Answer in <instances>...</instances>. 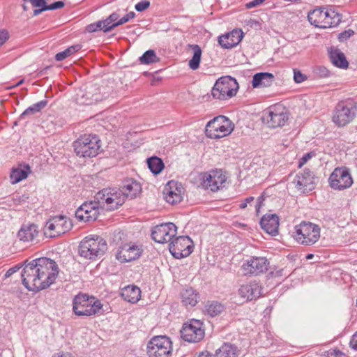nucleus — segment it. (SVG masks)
<instances>
[{
	"label": "nucleus",
	"instance_id": "1",
	"mask_svg": "<svg viewBox=\"0 0 357 357\" xmlns=\"http://www.w3.org/2000/svg\"><path fill=\"white\" fill-rule=\"evenodd\" d=\"M58 274L59 267L54 260L40 257L24 261L20 275L27 290H45L55 282Z\"/></svg>",
	"mask_w": 357,
	"mask_h": 357
},
{
	"label": "nucleus",
	"instance_id": "2",
	"mask_svg": "<svg viewBox=\"0 0 357 357\" xmlns=\"http://www.w3.org/2000/svg\"><path fill=\"white\" fill-rule=\"evenodd\" d=\"M97 297L79 291L73 298V312L77 317H91L109 313L110 311Z\"/></svg>",
	"mask_w": 357,
	"mask_h": 357
},
{
	"label": "nucleus",
	"instance_id": "3",
	"mask_svg": "<svg viewBox=\"0 0 357 357\" xmlns=\"http://www.w3.org/2000/svg\"><path fill=\"white\" fill-rule=\"evenodd\" d=\"M310 23L316 27L327 29L337 26L342 17L334 9L319 8L310 11L307 15Z\"/></svg>",
	"mask_w": 357,
	"mask_h": 357
},
{
	"label": "nucleus",
	"instance_id": "4",
	"mask_svg": "<svg viewBox=\"0 0 357 357\" xmlns=\"http://www.w3.org/2000/svg\"><path fill=\"white\" fill-rule=\"evenodd\" d=\"M357 115V102L348 98L340 101L335 107L332 121L338 127H344L350 123Z\"/></svg>",
	"mask_w": 357,
	"mask_h": 357
},
{
	"label": "nucleus",
	"instance_id": "5",
	"mask_svg": "<svg viewBox=\"0 0 357 357\" xmlns=\"http://www.w3.org/2000/svg\"><path fill=\"white\" fill-rule=\"evenodd\" d=\"M107 250L106 241L100 236H86L79 245V254L81 257L93 260L100 258Z\"/></svg>",
	"mask_w": 357,
	"mask_h": 357
},
{
	"label": "nucleus",
	"instance_id": "6",
	"mask_svg": "<svg viewBox=\"0 0 357 357\" xmlns=\"http://www.w3.org/2000/svg\"><path fill=\"white\" fill-rule=\"evenodd\" d=\"M74 151L80 158L96 156L100 149V139L96 135H84L73 142Z\"/></svg>",
	"mask_w": 357,
	"mask_h": 357
},
{
	"label": "nucleus",
	"instance_id": "7",
	"mask_svg": "<svg viewBox=\"0 0 357 357\" xmlns=\"http://www.w3.org/2000/svg\"><path fill=\"white\" fill-rule=\"evenodd\" d=\"M96 200L102 209L114 211L125 202V195L119 188H104L96 194Z\"/></svg>",
	"mask_w": 357,
	"mask_h": 357
},
{
	"label": "nucleus",
	"instance_id": "8",
	"mask_svg": "<svg viewBox=\"0 0 357 357\" xmlns=\"http://www.w3.org/2000/svg\"><path fill=\"white\" fill-rule=\"evenodd\" d=\"M234 129L233 122L228 117L220 115L207 123L205 133L208 138L216 139L228 136Z\"/></svg>",
	"mask_w": 357,
	"mask_h": 357
},
{
	"label": "nucleus",
	"instance_id": "9",
	"mask_svg": "<svg viewBox=\"0 0 357 357\" xmlns=\"http://www.w3.org/2000/svg\"><path fill=\"white\" fill-rule=\"evenodd\" d=\"M295 240L304 245H312L320 238V228L312 222H302L295 227Z\"/></svg>",
	"mask_w": 357,
	"mask_h": 357
},
{
	"label": "nucleus",
	"instance_id": "10",
	"mask_svg": "<svg viewBox=\"0 0 357 357\" xmlns=\"http://www.w3.org/2000/svg\"><path fill=\"white\" fill-rule=\"evenodd\" d=\"M238 84L236 80L230 76L219 78L211 90L212 96L218 100H227L236 94Z\"/></svg>",
	"mask_w": 357,
	"mask_h": 357
},
{
	"label": "nucleus",
	"instance_id": "11",
	"mask_svg": "<svg viewBox=\"0 0 357 357\" xmlns=\"http://www.w3.org/2000/svg\"><path fill=\"white\" fill-rule=\"evenodd\" d=\"M180 333L181 337L185 342L190 343L199 342L205 336L204 323L199 319H190L183 324Z\"/></svg>",
	"mask_w": 357,
	"mask_h": 357
},
{
	"label": "nucleus",
	"instance_id": "12",
	"mask_svg": "<svg viewBox=\"0 0 357 357\" xmlns=\"http://www.w3.org/2000/svg\"><path fill=\"white\" fill-rule=\"evenodd\" d=\"M262 119L269 128H276L286 124L289 119V114L283 105H275L264 111Z\"/></svg>",
	"mask_w": 357,
	"mask_h": 357
},
{
	"label": "nucleus",
	"instance_id": "13",
	"mask_svg": "<svg viewBox=\"0 0 357 357\" xmlns=\"http://www.w3.org/2000/svg\"><path fill=\"white\" fill-rule=\"evenodd\" d=\"M72 227L73 223L66 216H54L47 221L44 229V234L47 237L54 238L66 233Z\"/></svg>",
	"mask_w": 357,
	"mask_h": 357
},
{
	"label": "nucleus",
	"instance_id": "14",
	"mask_svg": "<svg viewBox=\"0 0 357 357\" xmlns=\"http://www.w3.org/2000/svg\"><path fill=\"white\" fill-rule=\"evenodd\" d=\"M172 344L167 336H154L147 344V354L149 357H167L172 353Z\"/></svg>",
	"mask_w": 357,
	"mask_h": 357
},
{
	"label": "nucleus",
	"instance_id": "15",
	"mask_svg": "<svg viewBox=\"0 0 357 357\" xmlns=\"http://www.w3.org/2000/svg\"><path fill=\"white\" fill-rule=\"evenodd\" d=\"M328 181L330 186L337 190L347 189L353 183L349 169L346 167L335 168L330 175Z\"/></svg>",
	"mask_w": 357,
	"mask_h": 357
},
{
	"label": "nucleus",
	"instance_id": "16",
	"mask_svg": "<svg viewBox=\"0 0 357 357\" xmlns=\"http://www.w3.org/2000/svg\"><path fill=\"white\" fill-rule=\"evenodd\" d=\"M192 241L187 236L174 237L169 243L170 253L176 259L186 257L192 252Z\"/></svg>",
	"mask_w": 357,
	"mask_h": 357
},
{
	"label": "nucleus",
	"instance_id": "17",
	"mask_svg": "<svg viewBox=\"0 0 357 357\" xmlns=\"http://www.w3.org/2000/svg\"><path fill=\"white\" fill-rule=\"evenodd\" d=\"M176 234V226L172 222H167L154 227L151 232V237L156 243H169Z\"/></svg>",
	"mask_w": 357,
	"mask_h": 357
},
{
	"label": "nucleus",
	"instance_id": "18",
	"mask_svg": "<svg viewBox=\"0 0 357 357\" xmlns=\"http://www.w3.org/2000/svg\"><path fill=\"white\" fill-rule=\"evenodd\" d=\"M226 181V176L221 169H216L202 174L201 185L206 190L216 192Z\"/></svg>",
	"mask_w": 357,
	"mask_h": 357
},
{
	"label": "nucleus",
	"instance_id": "19",
	"mask_svg": "<svg viewBox=\"0 0 357 357\" xmlns=\"http://www.w3.org/2000/svg\"><path fill=\"white\" fill-rule=\"evenodd\" d=\"M269 262L265 257H252L243 264L241 268L244 275H258L268 270Z\"/></svg>",
	"mask_w": 357,
	"mask_h": 357
},
{
	"label": "nucleus",
	"instance_id": "20",
	"mask_svg": "<svg viewBox=\"0 0 357 357\" xmlns=\"http://www.w3.org/2000/svg\"><path fill=\"white\" fill-rule=\"evenodd\" d=\"M100 208V206L95 196L93 201L84 203L76 210L75 217L84 222L95 221L98 217Z\"/></svg>",
	"mask_w": 357,
	"mask_h": 357
},
{
	"label": "nucleus",
	"instance_id": "21",
	"mask_svg": "<svg viewBox=\"0 0 357 357\" xmlns=\"http://www.w3.org/2000/svg\"><path fill=\"white\" fill-rule=\"evenodd\" d=\"M317 179L312 171L305 169L296 174L292 183L298 190L305 193L314 189Z\"/></svg>",
	"mask_w": 357,
	"mask_h": 357
},
{
	"label": "nucleus",
	"instance_id": "22",
	"mask_svg": "<svg viewBox=\"0 0 357 357\" xmlns=\"http://www.w3.org/2000/svg\"><path fill=\"white\" fill-rule=\"evenodd\" d=\"M143 251L142 247L133 243H126L118 249L116 257L121 262H128L137 259Z\"/></svg>",
	"mask_w": 357,
	"mask_h": 357
},
{
	"label": "nucleus",
	"instance_id": "23",
	"mask_svg": "<svg viewBox=\"0 0 357 357\" xmlns=\"http://www.w3.org/2000/svg\"><path fill=\"white\" fill-rule=\"evenodd\" d=\"M183 188L181 184L174 181H169L164 190L165 199L171 204L179 203L182 200Z\"/></svg>",
	"mask_w": 357,
	"mask_h": 357
},
{
	"label": "nucleus",
	"instance_id": "24",
	"mask_svg": "<svg viewBox=\"0 0 357 357\" xmlns=\"http://www.w3.org/2000/svg\"><path fill=\"white\" fill-rule=\"evenodd\" d=\"M243 33L241 30L234 29L218 38V43L225 49H231L241 41Z\"/></svg>",
	"mask_w": 357,
	"mask_h": 357
},
{
	"label": "nucleus",
	"instance_id": "25",
	"mask_svg": "<svg viewBox=\"0 0 357 357\" xmlns=\"http://www.w3.org/2000/svg\"><path fill=\"white\" fill-rule=\"evenodd\" d=\"M39 234L38 227L35 224L23 225L18 231L17 236L21 241L37 243Z\"/></svg>",
	"mask_w": 357,
	"mask_h": 357
},
{
	"label": "nucleus",
	"instance_id": "26",
	"mask_svg": "<svg viewBox=\"0 0 357 357\" xmlns=\"http://www.w3.org/2000/svg\"><path fill=\"white\" fill-rule=\"evenodd\" d=\"M260 225L267 234L276 236L278 234L279 218L275 214L264 215L260 220Z\"/></svg>",
	"mask_w": 357,
	"mask_h": 357
},
{
	"label": "nucleus",
	"instance_id": "27",
	"mask_svg": "<svg viewBox=\"0 0 357 357\" xmlns=\"http://www.w3.org/2000/svg\"><path fill=\"white\" fill-rule=\"evenodd\" d=\"M262 296L261 291H233L230 299L234 304L241 305L249 301L257 300Z\"/></svg>",
	"mask_w": 357,
	"mask_h": 357
},
{
	"label": "nucleus",
	"instance_id": "28",
	"mask_svg": "<svg viewBox=\"0 0 357 357\" xmlns=\"http://www.w3.org/2000/svg\"><path fill=\"white\" fill-rule=\"evenodd\" d=\"M328 53L330 61L333 66L342 69L348 68L349 62L344 54L340 49L331 47L328 50Z\"/></svg>",
	"mask_w": 357,
	"mask_h": 357
},
{
	"label": "nucleus",
	"instance_id": "29",
	"mask_svg": "<svg viewBox=\"0 0 357 357\" xmlns=\"http://www.w3.org/2000/svg\"><path fill=\"white\" fill-rule=\"evenodd\" d=\"M119 189L125 195V199L126 198L132 199L139 195L142 191V186L139 182L130 179L126 181L123 185Z\"/></svg>",
	"mask_w": 357,
	"mask_h": 357
},
{
	"label": "nucleus",
	"instance_id": "30",
	"mask_svg": "<svg viewBox=\"0 0 357 357\" xmlns=\"http://www.w3.org/2000/svg\"><path fill=\"white\" fill-rule=\"evenodd\" d=\"M225 309V305L218 301H207L204 305L203 312L205 315L215 317L224 312Z\"/></svg>",
	"mask_w": 357,
	"mask_h": 357
},
{
	"label": "nucleus",
	"instance_id": "31",
	"mask_svg": "<svg viewBox=\"0 0 357 357\" xmlns=\"http://www.w3.org/2000/svg\"><path fill=\"white\" fill-rule=\"evenodd\" d=\"M274 79L275 77L272 73H258L253 76L252 85L254 88L267 87L273 84Z\"/></svg>",
	"mask_w": 357,
	"mask_h": 357
},
{
	"label": "nucleus",
	"instance_id": "32",
	"mask_svg": "<svg viewBox=\"0 0 357 357\" xmlns=\"http://www.w3.org/2000/svg\"><path fill=\"white\" fill-rule=\"evenodd\" d=\"M30 173L31 169L28 165L13 168L10 174V183L16 184L26 178Z\"/></svg>",
	"mask_w": 357,
	"mask_h": 357
},
{
	"label": "nucleus",
	"instance_id": "33",
	"mask_svg": "<svg viewBox=\"0 0 357 357\" xmlns=\"http://www.w3.org/2000/svg\"><path fill=\"white\" fill-rule=\"evenodd\" d=\"M238 347L229 342H225L214 354V357H237Z\"/></svg>",
	"mask_w": 357,
	"mask_h": 357
},
{
	"label": "nucleus",
	"instance_id": "34",
	"mask_svg": "<svg viewBox=\"0 0 357 357\" xmlns=\"http://www.w3.org/2000/svg\"><path fill=\"white\" fill-rule=\"evenodd\" d=\"M180 298L183 305L185 307H195L200 299L199 291H181Z\"/></svg>",
	"mask_w": 357,
	"mask_h": 357
},
{
	"label": "nucleus",
	"instance_id": "35",
	"mask_svg": "<svg viewBox=\"0 0 357 357\" xmlns=\"http://www.w3.org/2000/svg\"><path fill=\"white\" fill-rule=\"evenodd\" d=\"M47 105V101L45 100H40L26 109L19 117L18 121L25 119L26 116H32L34 114L40 112Z\"/></svg>",
	"mask_w": 357,
	"mask_h": 357
},
{
	"label": "nucleus",
	"instance_id": "36",
	"mask_svg": "<svg viewBox=\"0 0 357 357\" xmlns=\"http://www.w3.org/2000/svg\"><path fill=\"white\" fill-rule=\"evenodd\" d=\"M190 47L193 51L192 59L189 61V67L192 70H197L199 67V63L202 57V49L198 45H190Z\"/></svg>",
	"mask_w": 357,
	"mask_h": 357
},
{
	"label": "nucleus",
	"instance_id": "37",
	"mask_svg": "<svg viewBox=\"0 0 357 357\" xmlns=\"http://www.w3.org/2000/svg\"><path fill=\"white\" fill-rule=\"evenodd\" d=\"M147 165L150 171L154 174H160L164 169L163 161L158 157H151L147 160Z\"/></svg>",
	"mask_w": 357,
	"mask_h": 357
},
{
	"label": "nucleus",
	"instance_id": "38",
	"mask_svg": "<svg viewBox=\"0 0 357 357\" xmlns=\"http://www.w3.org/2000/svg\"><path fill=\"white\" fill-rule=\"evenodd\" d=\"M81 49V46L79 45H72L65 50L57 53L55 55V59L58 61H61L66 59L67 57L71 56L74 53L77 52Z\"/></svg>",
	"mask_w": 357,
	"mask_h": 357
},
{
	"label": "nucleus",
	"instance_id": "39",
	"mask_svg": "<svg viewBox=\"0 0 357 357\" xmlns=\"http://www.w3.org/2000/svg\"><path fill=\"white\" fill-rule=\"evenodd\" d=\"M142 292V291H119V294L124 301L134 304L140 300Z\"/></svg>",
	"mask_w": 357,
	"mask_h": 357
},
{
	"label": "nucleus",
	"instance_id": "40",
	"mask_svg": "<svg viewBox=\"0 0 357 357\" xmlns=\"http://www.w3.org/2000/svg\"><path fill=\"white\" fill-rule=\"evenodd\" d=\"M158 58L154 50H149L146 51L139 58L141 63L150 64L158 61Z\"/></svg>",
	"mask_w": 357,
	"mask_h": 357
},
{
	"label": "nucleus",
	"instance_id": "41",
	"mask_svg": "<svg viewBox=\"0 0 357 357\" xmlns=\"http://www.w3.org/2000/svg\"><path fill=\"white\" fill-rule=\"evenodd\" d=\"M24 267V264L22 266L16 265L10 268H9L4 275V279H8L11 278V279H15L18 276L21 278V272L17 273V272L20 270L22 267Z\"/></svg>",
	"mask_w": 357,
	"mask_h": 357
},
{
	"label": "nucleus",
	"instance_id": "42",
	"mask_svg": "<svg viewBox=\"0 0 357 357\" xmlns=\"http://www.w3.org/2000/svg\"><path fill=\"white\" fill-rule=\"evenodd\" d=\"M315 153L313 151L308 152L305 154H304L302 158L299 159L298 161V167H302L305 163H307L311 158L315 156Z\"/></svg>",
	"mask_w": 357,
	"mask_h": 357
},
{
	"label": "nucleus",
	"instance_id": "43",
	"mask_svg": "<svg viewBox=\"0 0 357 357\" xmlns=\"http://www.w3.org/2000/svg\"><path fill=\"white\" fill-rule=\"evenodd\" d=\"M135 16V13L134 12H130L124 15L122 18L119 20L117 22L114 23V26H120L128 22L130 20L134 18Z\"/></svg>",
	"mask_w": 357,
	"mask_h": 357
},
{
	"label": "nucleus",
	"instance_id": "44",
	"mask_svg": "<svg viewBox=\"0 0 357 357\" xmlns=\"http://www.w3.org/2000/svg\"><path fill=\"white\" fill-rule=\"evenodd\" d=\"M150 6V1L148 0H142L139 2H138L135 8L137 11L138 12H142L145 10H146Z\"/></svg>",
	"mask_w": 357,
	"mask_h": 357
},
{
	"label": "nucleus",
	"instance_id": "45",
	"mask_svg": "<svg viewBox=\"0 0 357 357\" xmlns=\"http://www.w3.org/2000/svg\"><path fill=\"white\" fill-rule=\"evenodd\" d=\"M64 6V3L61 1H55L50 5H45V7L43 8V9H46V10H56L58 8H63Z\"/></svg>",
	"mask_w": 357,
	"mask_h": 357
},
{
	"label": "nucleus",
	"instance_id": "46",
	"mask_svg": "<svg viewBox=\"0 0 357 357\" xmlns=\"http://www.w3.org/2000/svg\"><path fill=\"white\" fill-rule=\"evenodd\" d=\"M305 79L306 76L304 75L301 71L296 70H294V79L295 82L301 83L305 81Z\"/></svg>",
	"mask_w": 357,
	"mask_h": 357
},
{
	"label": "nucleus",
	"instance_id": "47",
	"mask_svg": "<svg viewBox=\"0 0 357 357\" xmlns=\"http://www.w3.org/2000/svg\"><path fill=\"white\" fill-rule=\"evenodd\" d=\"M353 33L354 31L352 30L343 31L339 34V40L340 41L346 40L347 39L349 38Z\"/></svg>",
	"mask_w": 357,
	"mask_h": 357
},
{
	"label": "nucleus",
	"instance_id": "48",
	"mask_svg": "<svg viewBox=\"0 0 357 357\" xmlns=\"http://www.w3.org/2000/svg\"><path fill=\"white\" fill-rule=\"evenodd\" d=\"M9 33L5 30H0V47L8 39Z\"/></svg>",
	"mask_w": 357,
	"mask_h": 357
},
{
	"label": "nucleus",
	"instance_id": "49",
	"mask_svg": "<svg viewBox=\"0 0 357 357\" xmlns=\"http://www.w3.org/2000/svg\"><path fill=\"white\" fill-rule=\"evenodd\" d=\"M349 347L357 351V331L351 336L349 341Z\"/></svg>",
	"mask_w": 357,
	"mask_h": 357
},
{
	"label": "nucleus",
	"instance_id": "50",
	"mask_svg": "<svg viewBox=\"0 0 357 357\" xmlns=\"http://www.w3.org/2000/svg\"><path fill=\"white\" fill-rule=\"evenodd\" d=\"M265 0H252L245 4L248 9L255 8L261 5Z\"/></svg>",
	"mask_w": 357,
	"mask_h": 357
},
{
	"label": "nucleus",
	"instance_id": "51",
	"mask_svg": "<svg viewBox=\"0 0 357 357\" xmlns=\"http://www.w3.org/2000/svg\"><path fill=\"white\" fill-rule=\"evenodd\" d=\"M104 24H102V27H104V32H108L111 31L114 27H116L117 26H114V23L110 22L107 19L102 21Z\"/></svg>",
	"mask_w": 357,
	"mask_h": 357
},
{
	"label": "nucleus",
	"instance_id": "52",
	"mask_svg": "<svg viewBox=\"0 0 357 357\" xmlns=\"http://www.w3.org/2000/svg\"><path fill=\"white\" fill-rule=\"evenodd\" d=\"M330 355L334 357H342L344 356V354L340 349L335 348L330 350Z\"/></svg>",
	"mask_w": 357,
	"mask_h": 357
},
{
	"label": "nucleus",
	"instance_id": "53",
	"mask_svg": "<svg viewBox=\"0 0 357 357\" xmlns=\"http://www.w3.org/2000/svg\"><path fill=\"white\" fill-rule=\"evenodd\" d=\"M254 200V197H247L240 205H239V208L241 209H245L247 206H248V204H250V202H252V201Z\"/></svg>",
	"mask_w": 357,
	"mask_h": 357
},
{
	"label": "nucleus",
	"instance_id": "54",
	"mask_svg": "<svg viewBox=\"0 0 357 357\" xmlns=\"http://www.w3.org/2000/svg\"><path fill=\"white\" fill-rule=\"evenodd\" d=\"M86 30L89 33H93V32H95V31H98V25H97L96 22L89 24V25L86 27Z\"/></svg>",
	"mask_w": 357,
	"mask_h": 357
},
{
	"label": "nucleus",
	"instance_id": "55",
	"mask_svg": "<svg viewBox=\"0 0 357 357\" xmlns=\"http://www.w3.org/2000/svg\"><path fill=\"white\" fill-rule=\"evenodd\" d=\"M119 17V14H117L116 13H113L107 19L113 24L115 23V22L118 20Z\"/></svg>",
	"mask_w": 357,
	"mask_h": 357
},
{
	"label": "nucleus",
	"instance_id": "56",
	"mask_svg": "<svg viewBox=\"0 0 357 357\" xmlns=\"http://www.w3.org/2000/svg\"><path fill=\"white\" fill-rule=\"evenodd\" d=\"M192 357H212V354L208 351H204L199 354H196Z\"/></svg>",
	"mask_w": 357,
	"mask_h": 357
},
{
	"label": "nucleus",
	"instance_id": "57",
	"mask_svg": "<svg viewBox=\"0 0 357 357\" xmlns=\"http://www.w3.org/2000/svg\"><path fill=\"white\" fill-rule=\"evenodd\" d=\"M121 290H132V291H134V290H140V288L135 284H130V285H127V286H125L123 287V288H121Z\"/></svg>",
	"mask_w": 357,
	"mask_h": 357
},
{
	"label": "nucleus",
	"instance_id": "58",
	"mask_svg": "<svg viewBox=\"0 0 357 357\" xmlns=\"http://www.w3.org/2000/svg\"><path fill=\"white\" fill-rule=\"evenodd\" d=\"M17 294V296L21 300H24L26 298H29L28 294L25 291H15Z\"/></svg>",
	"mask_w": 357,
	"mask_h": 357
},
{
	"label": "nucleus",
	"instance_id": "59",
	"mask_svg": "<svg viewBox=\"0 0 357 357\" xmlns=\"http://www.w3.org/2000/svg\"><path fill=\"white\" fill-rule=\"evenodd\" d=\"M264 200V196L261 195L258 197L257 204L256 205V211L257 213L259 212L261 204H262Z\"/></svg>",
	"mask_w": 357,
	"mask_h": 357
},
{
	"label": "nucleus",
	"instance_id": "60",
	"mask_svg": "<svg viewBox=\"0 0 357 357\" xmlns=\"http://www.w3.org/2000/svg\"><path fill=\"white\" fill-rule=\"evenodd\" d=\"M45 6L40 7V9H36L33 10V15H39L42 11L46 10V9H43Z\"/></svg>",
	"mask_w": 357,
	"mask_h": 357
},
{
	"label": "nucleus",
	"instance_id": "61",
	"mask_svg": "<svg viewBox=\"0 0 357 357\" xmlns=\"http://www.w3.org/2000/svg\"><path fill=\"white\" fill-rule=\"evenodd\" d=\"M98 25V30H102L104 31V27H102V24H104L102 21H98L96 22Z\"/></svg>",
	"mask_w": 357,
	"mask_h": 357
},
{
	"label": "nucleus",
	"instance_id": "62",
	"mask_svg": "<svg viewBox=\"0 0 357 357\" xmlns=\"http://www.w3.org/2000/svg\"><path fill=\"white\" fill-rule=\"evenodd\" d=\"M24 80L23 79H21L20 81H19L16 85L13 86V87H15L16 86H20V84H22L23 83Z\"/></svg>",
	"mask_w": 357,
	"mask_h": 357
},
{
	"label": "nucleus",
	"instance_id": "63",
	"mask_svg": "<svg viewBox=\"0 0 357 357\" xmlns=\"http://www.w3.org/2000/svg\"><path fill=\"white\" fill-rule=\"evenodd\" d=\"M313 257V255L312 254H308L307 256H306V258L307 259H312Z\"/></svg>",
	"mask_w": 357,
	"mask_h": 357
},
{
	"label": "nucleus",
	"instance_id": "64",
	"mask_svg": "<svg viewBox=\"0 0 357 357\" xmlns=\"http://www.w3.org/2000/svg\"><path fill=\"white\" fill-rule=\"evenodd\" d=\"M272 310V307H271L270 308L269 307H266V310H265V312H269V311H271Z\"/></svg>",
	"mask_w": 357,
	"mask_h": 357
}]
</instances>
